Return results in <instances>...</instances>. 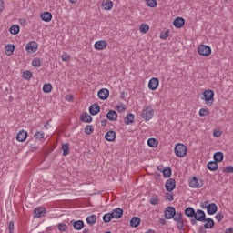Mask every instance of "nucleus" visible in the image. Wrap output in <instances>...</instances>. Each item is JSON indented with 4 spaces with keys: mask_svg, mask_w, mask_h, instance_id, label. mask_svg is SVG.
Listing matches in <instances>:
<instances>
[{
    "mask_svg": "<svg viewBox=\"0 0 233 233\" xmlns=\"http://www.w3.org/2000/svg\"><path fill=\"white\" fill-rule=\"evenodd\" d=\"M174 152L177 157H185L187 156V146L183 143H177L174 147Z\"/></svg>",
    "mask_w": 233,
    "mask_h": 233,
    "instance_id": "nucleus-3",
    "label": "nucleus"
},
{
    "mask_svg": "<svg viewBox=\"0 0 233 233\" xmlns=\"http://www.w3.org/2000/svg\"><path fill=\"white\" fill-rule=\"evenodd\" d=\"M174 219L178 230H185V220H183V213L182 212H175Z\"/></svg>",
    "mask_w": 233,
    "mask_h": 233,
    "instance_id": "nucleus-2",
    "label": "nucleus"
},
{
    "mask_svg": "<svg viewBox=\"0 0 233 233\" xmlns=\"http://www.w3.org/2000/svg\"><path fill=\"white\" fill-rule=\"evenodd\" d=\"M173 25L175 28H183L185 25V20L182 17H177L173 22Z\"/></svg>",
    "mask_w": 233,
    "mask_h": 233,
    "instance_id": "nucleus-20",
    "label": "nucleus"
},
{
    "mask_svg": "<svg viewBox=\"0 0 233 233\" xmlns=\"http://www.w3.org/2000/svg\"><path fill=\"white\" fill-rule=\"evenodd\" d=\"M40 17L42 19V21H44L45 23H50V21H52V13L50 12H43L40 15Z\"/></svg>",
    "mask_w": 233,
    "mask_h": 233,
    "instance_id": "nucleus-19",
    "label": "nucleus"
},
{
    "mask_svg": "<svg viewBox=\"0 0 233 233\" xmlns=\"http://www.w3.org/2000/svg\"><path fill=\"white\" fill-rule=\"evenodd\" d=\"M216 212H218V205H216V203H211L207 206V213L208 216H214Z\"/></svg>",
    "mask_w": 233,
    "mask_h": 233,
    "instance_id": "nucleus-16",
    "label": "nucleus"
},
{
    "mask_svg": "<svg viewBox=\"0 0 233 233\" xmlns=\"http://www.w3.org/2000/svg\"><path fill=\"white\" fill-rule=\"evenodd\" d=\"M36 139H43L45 137V133L43 131H38L35 134Z\"/></svg>",
    "mask_w": 233,
    "mask_h": 233,
    "instance_id": "nucleus-50",
    "label": "nucleus"
},
{
    "mask_svg": "<svg viewBox=\"0 0 233 233\" xmlns=\"http://www.w3.org/2000/svg\"><path fill=\"white\" fill-rule=\"evenodd\" d=\"M198 52L200 56H205L206 57H208L210 54H212V48L209 46L201 45L198 48Z\"/></svg>",
    "mask_w": 233,
    "mask_h": 233,
    "instance_id": "nucleus-5",
    "label": "nucleus"
},
{
    "mask_svg": "<svg viewBox=\"0 0 233 233\" xmlns=\"http://www.w3.org/2000/svg\"><path fill=\"white\" fill-rule=\"evenodd\" d=\"M225 233H233L232 228L226 229Z\"/></svg>",
    "mask_w": 233,
    "mask_h": 233,
    "instance_id": "nucleus-60",
    "label": "nucleus"
},
{
    "mask_svg": "<svg viewBox=\"0 0 233 233\" xmlns=\"http://www.w3.org/2000/svg\"><path fill=\"white\" fill-rule=\"evenodd\" d=\"M4 8H5L4 3L2 0H0V14L1 12H3Z\"/></svg>",
    "mask_w": 233,
    "mask_h": 233,
    "instance_id": "nucleus-58",
    "label": "nucleus"
},
{
    "mask_svg": "<svg viewBox=\"0 0 233 233\" xmlns=\"http://www.w3.org/2000/svg\"><path fill=\"white\" fill-rule=\"evenodd\" d=\"M193 218L197 221H205L207 215L205 214V211H203V209H197Z\"/></svg>",
    "mask_w": 233,
    "mask_h": 233,
    "instance_id": "nucleus-12",
    "label": "nucleus"
},
{
    "mask_svg": "<svg viewBox=\"0 0 233 233\" xmlns=\"http://www.w3.org/2000/svg\"><path fill=\"white\" fill-rule=\"evenodd\" d=\"M202 101H205L208 106H212L214 105V91L211 89H206L202 93Z\"/></svg>",
    "mask_w": 233,
    "mask_h": 233,
    "instance_id": "nucleus-1",
    "label": "nucleus"
},
{
    "mask_svg": "<svg viewBox=\"0 0 233 233\" xmlns=\"http://www.w3.org/2000/svg\"><path fill=\"white\" fill-rule=\"evenodd\" d=\"M167 192H172L176 188V179L168 178L165 183Z\"/></svg>",
    "mask_w": 233,
    "mask_h": 233,
    "instance_id": "nucleus-9",
    "label": "nucleus"
},
{
    "mask_svg": "<svg viewBox=\"0 0 233 233\" xmlns=\"http://www.w3.org/2000/svg\"><path fill=\"white\" fill-rule=\"evenodd\" d=\"M86 221L87 225H96V222L97 221V217L96 215H91L86 217Z\"/></svg>",
    "mask_w": 233,
    "mask_h": 233,
    "instance_id": "nucleus-32",
    "label": "nucleus"
},
{
    "mask_svg": "<svg viewBox=\"0 0 233 233\" xmlns=\"http://www.w3.org/2000/svg\"><path fill=\"white\" fill-rule=\"evenodd\" d=\"M92 132H94V127H92V126H86L85 127V134H87V136H90Z\"/></svg>",
    "mask_w": 233,
    "mask_h": 233,
    "instance_id": "nucleus-49",
    "label": "nucleus"
},
{
    "mask_svg": "<svg viewBox=\"0 0 233 233\" xmlns=\"http://www.w3.org/2000/svg\"><path fill=\"white\" fill-rule=\"evenodd\" d=\"M147 145L151 148H157V145H159V142L157 141V139H156L154 137H150L147 139Z\"/></svg>",
    "mask_w": 233,
    "mask_h": 233,
    "instance_id": "nucleus-29",
    "label": "nucleus"
},
{
    "mask_svg": "<svg viewBox=\"0 0 233 233\" xmlns=\"http://www.w3.org/2000/svg\"><path fill=\"white\" fill-rule=\"evenodd\" d=\"M23 78L28 81V79H32V72L30 71H25L23 73Z\"/></svg>",
    "mask_w": 233,
    "mask_h": 233,
    "instance_id": "nucleus-45",
    "label": "nucleus"
},
{
    "mask_svg": "<svg viewBox=\"0 0 233 233\" xmlns=\"http://www.w3.org/2000/svg\"><path fill=\"white\" fill-rule=\"evenodd\" d=\"M206 223L204 224L205 228H212L214 227V220L212 218H205Z\"/></svg>",
    "mask_w": 233,
    "mask_h": 233,
    "instance_id": "nucleus-37",
    "label": "nucleus"
},
{
    "mask_svg": "<svg viewBox=\"0 0 233 233\" xmlns=\"http://www.w3.org/2000/svg\"><path fill=\"white\" fill-rule=\"evenodd\" d=\"M104 223H110V221H112L113 217H112V213L108 212L104 214L103 218H102Z\"/></svg>",
    "mask_w": 233,
    "mask_h": 233,
    "instance_id": "nucleus-35",
    "label": "nucleus"
},
{
    "mask_svg": "<svg viewBox=\"0 0 233 233\" xmlns=\"http://www.w3.org/2000/svg\"><path fill=\"white\" fill-rule=\"evenodd\" d=\"M102 7L106 11L112 10V8H114V2H112V0H106L102 3Z\"/></svg>",
    "mask_w": 233,
    "mask_h": 233,
    "instance_id": "nucleus-21",
    "label": "nucleus"
},
{
    "mask_svg": "<svg viewBox=\"0 0 233 233\" xmlns=\"http://www.w3.org/2000/svg\"><path fill=\"white\" fill-rule=\"evenodd\" d=\"M135 119H136V116H134V114L129 113L124 118V121H125L126 125H132V123H134Z\"/></svg>",
    "mask_w": 233,
    "mask_h": 233,
    "instance_id": "nucleus-25",
    "label": "nucleus"
},
{
    "mask_svg": "<svg viewBox=\"0 0 233 233\" xmlns=\"http://www.w3.org/2000/svg\"><path fill=\"white\" fill-rule=\"evenodd\" d=\"M69 3L71 5H76L77 4V0H69Z\"/></svg>",
    "mask_w": 233,
    "mask_h": 233,
    "instance_id": "nucleus-61",
    "label": "nucleus"
},
{
    "mask_svg": "<svg viewBox=\"0 0 233 233\" xmlns=\"http://www.w3.org/2000/svg\"><path fill=\"white\" fill-rule=\"evenodd\" d=\"M27 137H28V132L25 130L19 131L16 135V140L20 141V143L26 141Z\"/></svg>",
    "mask_w": 233,
    "mask_h": 233,
    "instance_id": "nucleus-18",
    "label": "nucleus"
},
{
    "mask_svg": "<svg viewBox=\"0 0 233 233\" xmlns=\"http://www.w3.org/2000/svg\"><path fill=\"white\" fill-rule=\"evenodd\" d=\"M185 216H187V218H194L195 214H196V209H194V208L192 207H188L185 209Z\"/></svg>",
    "mask_w": 233,
    "mask_h": 233,
    "instance_id": "nucleus-28",
    "label": "nucleus"
},
{
    "mask_svg": "<svg viewBox=\"0 0 233 233\" xmlns=\"http://www.w3.org/2000/svg\"><path fill=\"white\" fill-rule=\"evenodd\" d=\"M159 201H160V199H159V197H157V196H153L149 199L150 205H157L159 203Z\"/></svg>",
    "mask_w": 233,
    "mask_h": 233,
    "instance_id": "nucleus-43",
    "label": "nucleus"
},
{
    "mask_svg": "<svg viewBox=\"0 0 233 233\" xmlns=\"http://www.w3.org/2000/svg\"><path fill=\"white\" fill-rule=\"evenodd\" d=\"M61 59L62 61H65V62L70 61V55L65 53L61 56Z\"/></svg>",
    "mask_w": 233,
    "mask_h": 233,
    "instance_id": "nucleus-52",
    "label": "nucleus"
},
{
    "mask_svg": "<svg viewBox=\"0 0 233 233\" xmlns=\"http://www.w3.org/2000/svg\"><path fill=\"white\" fill-rule=\"evenodd\" d=\"M176 216V208L172 206L166 208L164 211V218L166 219H172Z\"/></svg>",
    "mask_w": 233,
    "mask_h": 233,
    "instance_id": "nucleus-8",
    "label": "nucleus"
},
{
    "mask_svg": "<svg viewBox=\"0 0 233 233\" xmlns=\"http://www.w3.org/2000/svg\"><path fill=\"white\" fill-rule=\"evenodd\" d=\"M140 224H141V218H139V217H134L130 220V226L133 227V228L139 227Z\"/></svg>",
    "mask_w": 233,
    "mask_h": 233,
    "instance_id": "nucleus-27",
    "label": "nucleus"
},
{
    "mask_svg": "<svg viewBox=\"0 0 233 233\" xmlns=\"http://www.w3.org/2000/svg\"><path fill=\"white\" fill-rule=\"evenodd\" d=\"M84 232H86V229H85Z\"/></svg>",
    "mask_w": 233,
    "mask_h": 233,
    "instance_id": "nucleus-64",
    "label": "nucleus"
},
{
    "mask_svg": "<svg viewBox=\"0 0 233 233\" xmlns=\"http://www.w3.org/2000/svg\"><path fill=\"white\" fill-rule=\"evenodd\" d=\"M108 43L106 40H98L95 43L94 47L96 50H105L106 48Z\"/></svg>",
    "mask_w": 233,
    "mask_h": 233,
    "instance_id": "nucleus-15",
    "label": "nucleus"
},
{
    "mask_svg": "<svg viewBox=\"0 0 233 233\" xmlns=\"http://www.w3.org/2000/svg\"><path fill=\"white\" fill-rule=\"evenodd\" d=\"M223 152H216L213 156V159L216 161V163H221V161H223Z\"/></svg>",
    "mask_w": 233,
    "mask_h": 233,
    "instance_id": "nucleus-31",
    "label": "nucleus"
},
{
    "mask_svg": "<svg viewBox=\"0 0 233 233\" xmlns=\"http://www.w3.org/2000/svg\"><path fill=\"white\" fill-rule=\"evenodd\" d=\"M210 114V111L208 108H201L198 112V115L200 117H205V116H208Z\"/></svg>",
    "mask_w": 233,
    "mask_h": 233,
    "instance_id": "nucleus-42",
    "label": "nucleus"
},
{
    "mask_svg": "<svg viewBox=\"0 0 233 233\" xmlns=\"http://www.w3.org/2000/svg\"><path fill=\"white\" fill-rule=\"evenodd\" d=\"M113 219H121L123 218V208H116L110 212Z\"/></svg>",
    "mask_w": 233,
    "mask_h": 233,
    "instance_id": "nucleus-13",
    "label": "nucleus"
},
{
    "mask_svg": "<svg viewBox=\"0 0 233 233\" xmlns=\"http://www.w3.org/2000/svg\"><path fill=\"white\" fill-rule=\"evenodd\" d=\"M148 30H150V26L147 24L140 25L139 32H141V34H147V32H148Z\"/></svg>",
    "mask_w": 233,
    "mask_h": 233,
    "instance_id": "nucleus-38",
    "label": "nucleus"
},
{
    "mask_svg": "<svg viewBox=\"0 0 233 233\" xmlns=\"http://www.w3.org/2000/svg\"><path fill=\"white\" fill-rule=\"evenodd\" d=\"M141 117L145 121H150L154 117V109H152V106H147L142 109Z\"/></svg>",
    "mask_w": 233,
    "mask_h": 233,
    "instance_id": "nucleus-4",
    "label": "nucleus"
},
{
    "mask_svg": "<svg viewBox=\"0 0 233 233\" xmlns=\"http://www.w3.org/2000/svg\"><path fill=\"white\" fill-rule=\"evenodd\" d=\"M190 223L191 225H198V220H196V218H191Z\"/></svg>",
    "mask_w": 233,
    "mask_h": 233,
    "instance_id": "nucleus-59",
    "label": "nucleus"
},
{
    "mask_svg": "<svg viewBox=\"0 0 233 233\" xmlns=\"http://www.w3.org/2000/svg\"><path fill=\"white\" fill-rule=\"evenodd\" d=\"M160 223H162V225H165V220H163V221L160 220Z\"/></svg>",
    "mask_w": 233,
    "mask_h": 233,
    "instance_id": "nucleus-63",
    "label": "nucleus"
},
{
    "mask_svg": "<svg viewBox=\"0 0 233 233\" xmlns=\"http://www.w3.org/2000/svg\"><path fill=\"white\" fill-rule=\"evenodd\" d=\"M43 92H45V94H50V92H52V84H44Z\"/></svg>",
    "mask_w": 233,
    "mask_h": 233,
    "instance_id": "nucleus-40",
    "label": "nucleus"
},
{
    "mask_svg": "<svg viewBox=\"0 0 233 233\" xmlns=\"http://www.w3.org/2000/svg\"><path fill=\"white\" fill-rule=\"evenodd\" d=\"M101 110L99 104H93L89 106V113L91 116H97Z\"/></svg>",
    "mask_w": 233,
    "mask_h": 233,
    "instance_id": "nucleus-17",
    "label": "nucleus"
},
{
    "mask_svg": "<svg viewBox=\"0 0 233 233\" xmlns=\"http://www.w3.org/2000/svg\"><path fill=\"white\" fill-rule=\"evenodd\" d=\"M213 136H214L215 137H220V136H221V131H219V130H214V131H213Z\"/></svg>",
    "mask_w": 233,
    "mask_h": 233,
    "instance_id": "nucleus-56",
    "label": "nucleus"
},
{
    "mask_svg": "<svg viewBox=\"0 0 233 233\" xmlns=\"http://www.w3.org/2000/svg\"><path fill=\"white\" fill-rule=\"evenodd\" d=\"M62 150H63V156H68L70 152V146L68 145V143L62 145Z\"/></svg>",
    "mask_w": 233,
    "mask_h": 233,
    "instance_id": "nucleus-39",
    "label": "nucleus"
},
{
    "mask_svg": "<svg viewBox=\"0 0 233 233\" xmlns=\"http://www.w3.org/2000/svg\"><path fill=\"white\" fill-rule=\"evenodd\" d=\"M84 227L85 222H83V220H76L73 222V228H75V230H83Z\"/></svg>",
    "mask_w": 233,
    "mask_h": 233,
    "instance_id": "nucleus-22",
    "label": "nucleus"
},
{
    "mask_svg": "<svg viewBox=\"0 0 233 233\" xmlns=\"http://www.w3.org/2000/svg\"><path fill=\"white\" fill-rule=\"evenodd\" d=\"M39 48V44L35 41H31L26 44L25 50L28 52V54H34V52H37V49Z\"/></svg>",
    "mask_w": 233,
    "mask_h": 233,
    "instance_id": "nucleus-7",
    "label": "nucleus"
},
{
    "mask_svg": "<svg viewBox=\"0 0 233 233\" xmlns=\"http://www.w3.org/2000/svg\"><path fill=\"white\" fill-rule=\"evenodd\" d=\"M15 50V46L14 45H8L5 46V52L7 56H12Z\"/></svg>",
    "mask_w": 233,
    "mask_h": 233,
    "instance_id": "nucleus-36",
    "label": "nucleus"
},
{
    "mask_svg": "<svg viewBox=\"0 0 233 233\" xmlns=\"http://www.w3.org/2000/svg\"><path fill=\"white\" fill-rule=\"evenodd\" d=\"M146 233H156V231L153 229H148L147 231H146Z\"/></svg>",
    "mask_w": 233,
    "mask_h": 233,
    "instance_id": "nucleus-62",
    "label": "nucleus"
},
{
    "mask_svg": "<svg viewBox=\"0 0 233 233\" xmlns=\"http://www.w3.org/2000/svg\"><path fill=\"white\" fill-rule=\"evenodd\" d=\"M189 187L191 188H201V187H203V179L193 177L192 179L189 180Z\"/></svg>",
    "mask_w": 233,
    "mask_h": 233,
    "instance_id": "nucleus-6",
    "label": "nucleus"
},
{
    "mask_svg": "<svg viewBox=\"0 0 233 233\" xmlns=\"http://www.w3.org/2000/svg\"><path fill=\"white\" fill-rule=\"evenodd\" d=\"M106 117L109 121H117V112L110 110L107 112Z\"/></svg>",
    "mask_w": 233,
    "mask_h": 233,
    "instance_id": "nucleus-23",
    "label": "nucleus"
},
{
    "mask_svg": "<svg viewBox=\"0 0 233 233\" xmlns=\"http://www.w3.org/2000/svg\"><path fill=\"white\" fill-rule=\"evenodd\" d=\"M168 35H169V32H168V31L162 32V33L160 34V39H163V40L167 39V37H168Z\"/></svg>",
    "mask_w": 233,
    "mask_h": 233,
    "instance_id": "nucleus-54",
    "label": "nucleus"
},
{
    "mask_svg": "<svg viewBox=\"0 0 233 233\" xmlns=\"http://www.w3.org/2000/svg\"><path fill=\"white\" fill-rule=\"evenodd\" d=\"M98 99L101 101H106L108 99V96H110V91L106 88H102L97 93Z\"/></svg>",
    "mask_w": 233,
    "mask_h": 233,
    "instance_id": "nucleus-10",
    "label": "nucleus"
},
{
    "mask_svg": "<svg viewBox=\"0 0 233 233\" xmlns=\"http://www.w3.org/2000/svg\"><path fill=\"white\" fill-rule=\"evenodd\" d=\"M223 172L225 174H233V167L232 166H228L223 168Z\"/></svg>",
    "mask_w": 233,
    "mask_h": 233,
    "instance_id": "nucleus-47",
    "label": "nucleus"
},
{
    "mask_svg": "<svg viewBox=\"0 0 233 233\" xmlns=\"http://www.w3.org/2000/svg\"><path fill=\"white\" fill-rule=\"evenodd\" d=\"M46 214V208L45 207H38L34 209V218H43Z\"/></svg>",
    "mask_w": 233,
    "mask_h": 233,
    "instance_id": "nucleus-11",
    "label": "nucleus"
},
{
    "mask_svg": "<svg viewBox=\"0 0 233 233\" xmlns=\"http://www.w3.org/2000/svg\"><path fill=\"white\" fill-rule=\"evenodd\" d=\"M32 65H33V66H35V68H39V66H41V59H39V58H35V59L32 61Z\"/></svg>",
    "mask_w": 233,
    "mask_h": 233,
    "instance_id": "nucleus-44",
    "label": "nucleus"
},
{
    "mask_svg": "<svg viewBox=\"0 0 233 233\" xmlns=\"http://www.w3.org/2000/svg\"><path fill=\"white\" fill-rule=\"evenodd\" d=\"M81 121L84 123H92V116L88 113H83L80 116Z\"/></svg>",
    "mask_w": 233,
    "mask_h": 233,
    "instance_id": "nucleus-30",
    "label": "nucleus"
},
{
    "mask_svg": "<svg viewBox=\"0 0 233 233\" xmlns=\"http://www.w3.org/2000/svg\"><path fill=\"white\" fill-rule=\"evenodd\" d=\"M116 110H117V112H119L120 114L125 112V110H127V106H125V104H121L119 106H116Z\"/></svg>",
    "mask_w": 233,
    "mask_h": 233,
    "instance_id": "nucleus-46",
    "label": "nucleus"
},
{
    "mask_svg": "<svg viewBox=\"0 0 233 233\" xmlns=\"http://www.w3.org/2000/svg\"><path fill=\"white\" fill-rule=\"evenodd\" d=\"M205 226H201L200 228H199V229H198V232L199 233H205V232H207L206 230H205Z\"/></svg>",
    "mask_w": 233,
    "mask_h": 233,
    "instance_id": "nucleus-57",
    "label": "nucleus"
},
{
    "mask_svg": "<svg viewBox=\"0 0 233 233\" xmlns=\"http://www.w3.org/2000/svg\"><path fill=\"white\" fill-rule=\"evenodd\" d=\"M162 174H163L164 177L167 179V178L170 177V176H172V169L170 167H165L162 170Z\"/></svg>",
    "mask_w": 233,
    "mask_h": 233,
    "instance_id": "nucleus-34",
    "label": "nucleus"
},
{
    "mask_svg": "<svg viewBox=\"0 0 233 233\" xmlns=\"http://www.w3.org/2000/svg\"><path fill=\"white\" fill-rule=\"evenodd\" d=\"M105 139H106L109 142L116 140V131H108L105 135Z\"/></svg>",
    "mask_w": 233,
    "mask_h": 233,
    "instance_id": "nucleus-26",
    "label": "nucleus"
},
{
    "mask_svg": "<svg viewBox=\"0 0 233 233\" xmlns=\"http://www.w3.org/2000/svg\"><path fill=\"white\" fill-rule=\"evenodd\" d=\"M157 86H159V79L153 77L148 82L149 90H157Z\"/></svg>",
    "mask_w": 233,
    "mask_h": 233,
    "instance_id": "nucleus-14",
    "label": "nucleus"
},
{
    "mask_svg": "<svg viewBox=\"0 0 233 233\" xmlns=\"http://www.w3.org/2000/svg\"><path fill=\"white\" fill-rule=\"evenodd\" d=\"M146 4L149 8H156L157 6V0H146Z\"/></svg>",
    "mask_w": 233,
    "mask_h": 233,
    "instance_id": "nucleus-41",
    "label": "nucleus"
},
{
    "mask_svg": "<svg viewBox=\"0 0 233 233\" xmlns=\"http://www.w3.org/2000/svg\"><path fill=\"white\" fill-rule=\"evenodd\" d=\"M216 219L217 221H223V218H225V216L223 215V213L219 212L216 215Z\"/></svg>",
    "mask_w": 233,
    "mask_h": 233,
    "instance_id": "nucleus-53",
    "label": "nucleus"
},
{
    "mask_svg": "<svg viewBox=\"0 0 233 233\" xmlns=\"http://www.w3.org/2000/svg\"><path fill=\"white\" fill-rule=\"evenodd\" d=\"M9 233H14V221H10L8 225Z\"/></svg>",
    "mask_w": 233,
    "mask_h": 233,
    "instance_id": "nucleus-55",
    "label": "nucleus"
},
{
    "mask_svg": "<svg viewBox=\"0 0 233 233\" xmlns=\"http://www.w3.org/2000/svg\"><path fill=\"white\" fill-rule=\"evenodd\" d=\"M57 228L60 232H66L67 227L66 224L60 223L58 224Z\"/></svg>",
    "mask_w": 233,
    "mask_h": 233,
    "instance_id": "nucleus-48",
    "label": "nucleus"
},
{
    "mask_svg": "<svg viewBox=\"0 0 233 233\" xmlns=\"http://www.w3.org/2000/svg\"><path fill=\"white\" fill-rule=\"evenodd\" d=\"M208 170H211V172H214L215 170H218L219 168V165L218 162L214 161H209L207 165Z\"/></svg>",
    "mask_w": 233,
    "mask_h": 233,
    "instance_id": "nucleus-24",
    "label": "nucleus"
},
{
    "mask_svg": "<svg viewBox=\"0 0 233 233\" xmlns=\"http://www.w3.org/2000/svg\"><path fill=\"white\" fill-rule=\"evenodd\" d=\"M166 201H174V195L172 193H166Z\"/></svg>",
    "mask_w": 233,
    "mask_h": 233,
    "instance_id": "nucleus-51",
    "label": "nucleus"
},
{
    "mask_svg": "<svg viewBox=\"0 0 233 233\" xmlns=\"http://www.w3.org/2000/svg\"><path fill=\"white\" fill-rule=\"evenodd\" d=\"M9 32L13 35H17V34H19V25H11Z\"/></svg>",
    "mask_w": 233,
    "mask_h": 233,
    "instance_id": "nucleus-33",
    "label": "nucleus"
}]
</instances>
